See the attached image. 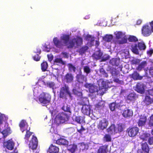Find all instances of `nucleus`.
Listing matches in <instances>:
<instances>
[{
  "label": "nucleus",
  "instance_id": "obj_21",
  "mask_svg": "<svg viewBox=\"0 0 153 153\" xmlns=\"http://www.w3.org/2000/svg\"><path fill=\"white\" fill-rule=\"evenodd\" d=\"M123 116L125 117H130L133 115V112L132 111L129 109L124 110L122 113Z\"/></svg>",
  "mask_w": 153,
  "mask_h": 153
},
{
  "label": "nucleus",
  "instance_id": "obj_19",
  "mask_svg": "<svg viewBox=\"0 0 153 153\" xmlns=\"http://www.w3.org/2000/svg\"><path fill=\"white\" fill-rule=\"evenodd\" d=\"M105 105V102L104 101H101L95 105V109L96 110H100L104 108Z\"/></svg>",
  "mask_w": 153,
  "mask_h": 153
},
{
  "label": "nucleus",
  "instance_id": "obj_43",
  "mask_svg": "<svg viewBox=\"0 0 153 153\" xmlns=\"http://www.w3.org/2000/svg\"><path fill=\"white\" fill-rule=\"evenodd\" d=\"M101 74L104 77H107L108 76V74L106 72L103 68H101L99 70Z\"/></svg>",
  "mask_w": 153,
  "mask_h": 153
},
{
  "label": "nucleus",
  "instance_id": "obj_40",
  "mask_svg": "<svg viewBox=\"0 0 153 153\" xmlns=\"http://www.w3.org/2000/svg\"><path fill=\"white\" fill-rule=\"evenodd\" d=\"M54 64L57 65V63L61 64L62 65H64L65 62L62 59L60 58H56L55 59L54 61Z\"/></svg>",
  "mask_w": 153,
  "mask_h": 153
},
{
  "label": "nucleus",
  "instance_id": "obj_55",
  "mask_svg": "<svg viewBox=\"0 0 153 153\" xmlns=\"http://www.w3.org/2000/svg\"><path fill=\"white\" fill-rule=\"evenodd\" d=\"M40 58V56L38 54H36L33 56V59L36 61H39Z\"/></svg>",
  "mask_w": 153,
  "mask_h": 153
},
{
  "label": "nucleus",
  "instance_id": "obj_12",
  "mask_svg": "<svg viewBox=\"0 0 153 153\" xmlns=\"http://www.w3.org/2000/svg\"><path fill=\"white\" fill-rule=\"evenodd\" d=\"M91 110V106L90 105L84 104L82 105L81 109V111L84 114L89 115L90 114Z\"/></svg>",
  "mask_w": 153,
  "mask_h": 153
},
{
  "label": "nucleus",
  "instance_id": "obj_22",
  "mask_svg": "<svg viewBox=\"0 0 153 153\" xmlns=\"http://www.w3.org/2000/svg\"><path fill=\"white\" fill-rule=\"evenodd\" d=\"M136 88L138 92L141 94L143 93L145 91L144 86L143 84L138 83L136 85Z\"/></svg>",
  "mask_w": 153,
  "mask_h": 153
},
{
  "label": "nucleus",
  "instance_id": "obj_23",
  "mask_svg": "<svg viewBox=\"0 0 153 153\" xmlns=\"http://www.w3.org/2000/svg\"><path fill=\"white\" fill-rule=\"evenodd\" d=\"M107 145H104L100 146L98 150L97 153H107Z\"/></svg>",
  "mask_w": 153,
  "mask_h": 153
},
{
  "label": "nucleus",
  "instance_id": "obj_41",
  "mask_svg": "<svg viewBox=\"0 0 153 153\" xmlns=\"http://www.w3.org/2000/svg\"><path fill=\"white\" fill-rule=\"evenodd\" d=\"M89 90L90 92L92 93H94L96 92H98L100 91H98L97 89V87L95 86L92 84L90 88H89Z\"/></svg>",
  "mask_w": 153,
  "mask_h": 153
},
{
  "label": "nucleus",
  "instance_id": "obj_59",
  "mask_svg": "<svg viewBox=\"0 0 153 153\" xmlns=\"http://www.w3.org/2000/svg\"><path fill=\"white\" fill-rule=\"evenodd\" d=\"M4 115L0 113V125H1L3 123Z\"/></svg>",
  "mask_w": 153,
  "mask_h": 153
},
{
  "label": "nucleus",
  "instance_id": "obj_6",
  "mask_svg": "<svg viewBox=\"0 0 153 153\" xmlns=\"http://www.w3.org/2000/svg\"><path fill=\"white\" fill-rule=\"evenodd\" d=\"M139 130V128L137 126H130L127 129L126 131L129 137H134L137 134Z\"/></svg>",
  "mask_w": 153,
  "mask_h": 153
},
{
  "label": "nucleus",
  "instance_id": "obj_32",
  "mask_svg": "<svg viewBox=\"0 0 153 153\" xmlns=\"http://www.w3.org/2000/svg\"><path fill=\"white\" fill-rule=\"evenodd\" d=\"M147 62L146 61H143L139 64L138 66L136 68V69L139 71H140L147 65Z\"/></svg>",
  "mask_w": 153,
  "mask_h": 153
},
{
  "label": "nucleus",
  "instance_id": "obj_27",
  "mask_svg": "<svg viewBox=\"0 0 153 153\" xmlns=\"http://www.w3.org/2000/svg\"><path fill=\"white\" fill-rule=\"evenodd\" d=\"M119 62L120 59L117 58H113L109 61L110 63L113 66H118Z\"/></svg>",
  "mask_w": 153,
  "mask_h": 153
},
{
  "label": "nucleus",
  "instance_id": "obj_49",
  "mask_svg": "<svg viewBox=\"0 0 153 153\" xmlns=\"http://www.w3.org/2000/svg\"><path fill=\"white\" fill-rule=\"evenodd\" d=\"M82 117L80 116H78L75 117V121L77 123H81L82 122Z\"/></svg>",
  "mask_w": 153,
  "mask_h": 153
},
{
  "label": "nucleus",
  "instance_id": "obj_24",
  "mask_svg": "<svg viewBox=\"0 0 153 153\" xmlns=\"http://www.w3.org/2000/svg\"><path fill=\"white\" fill-rule=\"evenodd\" d=\"M151 136V134L149 133H143L140 136V138L143 141L148 140Z\"/></svg>",
  "mask_w": 153,
  "mask_h": 153
},
{
  "label": "nucleus",
  "instance_id": "obj_30",
  "mask_svg": "<svg viewBox=\"0 0 153 153\" xmlns=\"http://www.w3.org/2000/svg\"><path fill=\"white\" fill-rule=\"evenodd\" d=\"M61 108L64 111L69 113L70 115L71 114V108L70 106L68 105L67 104H64Z\"/></svg>",
  "mask_w": 153,
  "mask_h": 153
},
{
  "label": "nucleus",
  "instance_id": "obj_47",
  "mask_svg": "<svg viewBox=\"0 0 153 153\" xmlns=\"http://www.w3.org/2000/svg\"><path fill=\"white\" fill-rule=\"evenodd\" d=\"M148 125L149 126H153V114L149 118Z\"/></svg>",
  "mask_w": 153,
  "mask_h": 153
},
{
  "label": "nucleus",
  "instance_id": "obj_50",
  "mask_svg": "<svg viewBox=\"0 0 153 153\" xmlns=\"http://www.w3.org/2000/svg\"><path fill=\"white\" fill-rule=\"evenodd\" d=\"M110 56L108 55H105L102 58L101 62H105L109 59Z\"/></svg>",
  "mask_w": 153,
  "mask_h": 153
},
{
  "label": "nucleus",
  "instance_id": "obj_25",
  "mask_svg": "<svg viewBox=\"0 0 153 153\" xmlns=\"http://www.w3.org/2000/svg\"><path fill=\"white\" fill-rule=\"evenodd\" d=\"M138 46L137 44L132 45L131 46V50L134 53L137 54H139V50L137 48Z\"/></svg>",
  "mask_w": 153,
  "mask_h": 153
},
{
  "label": "nucleus",
  "instance_id": "obj_38",
  "mask_svg": "<svg viewBox=\"0 0 153 153\" xmlns=\"http://www.w3.org/2000/svg\"><path fill=\"white\" fill-rule=\"evenodd\" d=\"M102 53L100 51H99L98 53H97L93 55V57L96 59H99L102 58Z\"/></svg>",
  "mask_w": 153,
  "mask_h": 153
},
{
  "label": "nucleus",
  "instance_id": "obj_57",
  "mask_svg": "<svg viewBox=\"0 0 153 153\" xmlns=\"http://www.w3.org/2000/svg\"><path fill=\"white\" fill-rule=\"evenodd\" d=\"M148 142L150 145H153V136H150L148 140Z\"/></svg>",
  "mask_w": 153,
  "mask_h": 153
},
{
  "label": "nucleus",
  "instance_id": "obj_3",
  "mask_svg": "<svg viewBox=\"0 0 153 153\" xmlns=\"http://www.w3.org/2000/svg\"><path fill=\"white\" fill-rule=\"evenodd\" d=\"M51 97L50 95L47 93L42 92L41 93L39 98V100L40 103L45 106V105L49 103L51 101Z\"/></svg>",
  "mask_w": 153,
  "mask_h": 153
},
{
  "label": "nucleus",
  "instance_id": "obj_14",
  "mask_svg": "<svg viewBox=\"0 0 153 153\" xmlns=\"http://www.w3.org/2000/svg\"><path fill=\"white\" fill-rule=\"evenodd\" d=\"M4 145L8 149L11 150L13 149L14 143L10 140H8L7 141L4 142Z\"/></svg>",
  "mask_w": 153,
  "mask_h": 153
},
{
  "label": "nucleus",
  "instance_id": "obj_2",
  "mask_svg": "<svg viewBox=\"0 0 153 153\" xmlns=\"http://www.w3.org/2000/svg\"><path fill=\"white\" fill-rule=\"evenodd\" d=\"M83 44V39L82 38L77 36L76 38H74L71 40L68 44V48H72L74 47L78 48Z\"/></svg>",
  "mask_w": 153,
  "mask_h": 153
},
{
  "label": "nucleus",
  "instance_id": "obj_28",
  "mask_svg": "<svg viewBox=\"0 0 153 153\" xmlns=\"http://www.w3.org/2000/svg\"><path fill=\"white\" fill-rule=\"evenodd\" d=\"M27 124L25 120H22L20 121L19 124V126L22 132L26 130V129H24V128L27 125Z\"/></svg>",
  "mask_w": 153,
  "mask_h": 153
},
{
  "label": "nucleus",
  "instance_id": "obj_7",
  "mask_svg": "<svg viewBox=\"0 0 153 153\" xmlns=\"http://www.w3.org/2000/svg\"><path fill=\"white\" fill-rule=\"evenodd\" d=\"M108 124L107 120L105 118H103L99 120L97 123V128L100 130H103L107 128Z\"/></svg>",
  "mask_w": 153,
  "mask_h": 153
},
{
  "label": "nucleus",
  "instance_id": "obj_44",
  "mask_svg": "<svg viewBox=\"0 0 153 153\" xmlns=\"http://www.w3.org/2000/svg\"><path fill=\"white\" fill-rule=\"evenodd\" d=\"M128 40L130 42H136L138 41L137 38L136 36H129Z\"/></svg>",
  "mask_w": 153,
  "mask_h": 153
},
{
  "label": "nucleus",
  "instance_id": "obj_5",
  "mask_svg": "<svg viewBox=\"0 0 153 153\" xmlns=\"http://www.w3.org/2000/svg\"><path fill=\"white\" fill-rule=\"evenodd\" d=\"M66 94H68L71 97H72L68 87L66 85H65L60 88L59 97L62 99H65L66 97Z\"/></svg>",
  "mask_w": 153,
  "mask_h": 153
},
{
  "label": "nucleus",
  "instance_id": "obj_26",
  "mask_svg": "<svg viewBox=\"0 0 153 153\" xmlns=\"http://www.w3.org/2000/svg\"><path fill=\"white\" fill-rule=\"evenodd\" d=\"M137 97L136 94L134 92L130 93L128 95L127 99L130 101H134Z\"/></svg>",
  "mask_w": 153,
  "mask_h": 153
},
{
  "label": "nucleus",
  "instance_id": "obj_1",
  "mask_svg": "<svg viewBox=\"0 0 153 153\" xmlns=\"http://www.w3.org/2000/svg\"><path fill=\"white\" fill-rule=\"evenodd\" d=\"M70 39V36L69 34H63L60 36V41L56 37L53 38V42L57 48H62L64 46H68Z\"/></svg>",
  "mask_w": 153,
  "mask_h": 153
},
{
  "label": "nucleus",
  "instance_id": "obj_20",
  "mask_svg": "<svg viewBox=\"0 0 153 153\" xmlns=\"http://www.w3.org/2000/svg\"><path fill=\"white\" fill-rule=\"evenodd\" d=\"M85 40L88 42L91 46L94 45V37L92 36L91 35L88 34L85 37Z\"/></svg>",
  "mask_w": 153,
  "mask_h": 153
},
{
  "label": "nucleus",
  "instance_id": "obj_35",
  "mask_svg": "<svg viewBox=\"0 0 153 153\" xmlns=\"http://www.w3.org/2000/svg\"><path fill=\"white\" fill-rule=\"evenodd\" d=\"M48 66L47 62L46 61H43L41 64V68L42 71H46Z\"/></svg>",
  "mask_w": 153,
  "mask_h": 153
},
{
  "label": "nucleus",
  "instance_id": "obj_18",
  "mask_svg": "<svg viewBox=\"0 0 153 153\" xmlns=\"http://www.w3.org/2000/svg\"><path fill=\"white\" fill-rule=\"evenodd\" d=\"M107 132L110 134H114L116 133L115 131V126L114 124H111L106 129Z\"/></svg>",
  "mask_w": 153,
  "mask_h": 153
},
{
  "label": "nucleus",
  "instance_id": "obj_62",
  "mask_svg": "<svg viewBox=\"0 0 153 153\" xmlns=\"http://www.w3.org/2000/svg\"><path fill=\"white\" fill-rule=\"evenodd\" d=\"M148 94L152 96H153V88L149 89L148 91Z\"/></svg>",
  "mask_w": 153,
  "mask_h": 153
},
{
  "label": "nucleus",
  "instance_id": "obj_33",
  "mask_svg": "<svg viewBox=\"0 0 153 153\" xmlns=\"http://www.w3.org/2000/svg\"><path fill=\"white\" fill-rule=\"evenodd\" d=\"M88 49V46H84L79 49L78 52L80 54L82 55L86 52Z\"/></svg>",
  "mask_w": 153,
  "mask_h": 153
},
{
  "label": "nucleus",
  "instance_id": "obj_36",
  "mask_svg": "<svg viewBox=\"0 0 153 153\" xmlns=\"http://www.w3.org/2000/svg\"><path fill=\"white\" fill-rule=\"evenodd\" d=\"M113 37V36L111 35L107 34L103 37V39L105 42H109L111 41Z\"/></svg>",
  "mask_w": 153,
  "mask_h": 153
},
{
  "label": "nucleus",
  "instance_id": "obj_15",
  "mask_svg": "<svg viewBox=\"0 0 153 153\" xmlns=\"http://www.w3.org/2000/svg\"><path fill=\"white\" fill-rule=\"evenodd\" d=\"M76 78L77 81L81 83H83L86 80V77L81 74H77L76 76Z\"/></svg>",
  "mask_w": 153,
  "mask_h": 153
},
{
  "label": "nucleus",
  "instance_id": "obj_8",
  "mask_svg": "<svg viewBox=\"0 0 153 153\" xmlns=\"http://www.w3.org/2000/svg\"><path fill=\"white\" fill-rule=\"evenodd\" d=\"M38 141L37 137L33 135L31 140L30 141L29 147L30 150H32L33 152L35 150L37 147Z\"/></svg>",
  "mask_w": 153,
  "mask_h": 153
},
{
  "label": "nucleus",
  "instance_id": "obj_13",
  "mask_svg": "<svg viewBox=\"0 0 153 153\" xmlns=\"http://www.w3.org/2000/svg\"><path fill=\"white\" fill-rule=\"evenodd\" d=\"M131 78L135 80H141L143 78V76L140 75V74L137 71H134L133 73L130 75Z\"/></svg>",
  "mask_w": 153,
  "mask_h": 153
},
{
  "label": "nucleus",
  "instance_id": "obj_37",
  "mask_svg": "<svg viewBox=\"0 0 153 153\" xmlns=\"http://www.w3.org/2000/svg\"><path fill=\"white\" fill-rule=\"evenodd\" d=\"M56 143L59 145H65L67 143V141L63 138H60L56 141Z\"/></svg>",
  "mask_w": 153,
  "mask_h": 153
},
{
  "label": "nucleus",
  "instance_id": "obj_52",
  "mask_svg": "<svg viewBox=\"0 0 153 153\" xmlns=\"http://www.w3.org/2000/svg\"><path fill=\"white\" fill-rule=\"evenodd\" d=\"M123 33L120 31H118L116 34V37L117 39H120L123 36Z\"/></svg>",
  "mask_w": 153,
  "mask_h": 153
},
{
  "label": "nucleus",
  "instance_id": "obj_45",
  "mask_svg": "<svg viewBox=\"0 0 153 153\" xmlns=\"http://www.w3.org/2000/svg\"><path fill=\"white\" fill-rule=\"evenodd\" d=\"M103 138L104 140L107 142H110L111 140V136L108 134H105L103 137Z\"/></svg>",
  "mask_w": 153,
  "mask_h": 153
},
{
  "label": "nucleus",
  "instance_id": "obj_48",
  "mask_svg": "<svg viewBox=\"0 0 153 153\" xmlns=\"http://www.w3.org/2000/svg\"><path fill=\"white\" fill-rule=\"evenodd\" d=\"M83 70L84 72L87 74L91 72V69L88 66H85L83 67Z\"/></svg>",
  "mask_w": 153,
  "mask_h": 153
},
{
  "label": "nucleus",
  "instance_id": "obj_60",
  "mask_svg": "<svg viewBox=\"0 0 153 153\" xmlns=\"http://www.w3.org/2000/svg\"><path fill=\"white\" fill-rule=\"evenodd\" d=\"M41 52V50L40 48H37L35 50H34V52L36 53H39V54H40Z\"/></svg>",
  "mask_w": 153,
  "mask_h": 153
},
{
  "label": "nucleus",
  "instance_id": "obj_51",
  "mask_svg": "<svg viewBox=\"0 0 153 153\" xmlns=\"http://www.w3.org/2000/svg\"><path fill=\"white\" fill-rule=\"evenodd\" d=\"M127 42V39L123 38H122L121 40H119L118 41V43L119 44H122L126 43Z\"/></svg>",
  "mask_w": 153,
  "mask_h": 153
},
{
  "label": "nucleus",
  "instance_id": "obj_42",
  "mask_svg": "<svg viewBox=\"0 0 153 153\" xmlns=\"http://www.w3.org/2000/svg\"><path fill=\"white\" fill-rule=\"evenodd\" d=\"M68 67V70L70 71H73L74 72H75L76 71V68L72 64L69 63L67 65Z\"/></svg>",
  "mask_w": 153,
  "mask_h": 153
},
{
  "label": "nucleus",
  "instance_id": "obj_10",
  "mask_svg": "<svg viewBox=\"0 0 153 153\" xmlns=\"http://www.w3.org/2000/svg\"><path fill=\"white\" fill-rule=\"evenodd\" d=\"M147 121V117L145 114H141L138 116L137 124L139 127L144 126Z\"/></svg>",
  "mask_w": 153,
  "mask_h": 153
},
{
  "label": "nucleus",
  "instance_id": "obj_58",
  "mask_svg": "<svg viewBox=\"0 0 153 153\" xmlns=\"http://www.w3.org/2000/svg\"><path fill=\"white\" fill-rule=\"evenodd\" d=\"M153 53V49H151L147 51V54L149 56H151Z\"/></svg>",
  "mask_w": 153,
  "mask_h": 153
},
{
  "label": "nucleus",
  "instance_id": "obj_64",
  "mask_svg": "<svg viewBox=\"0 0 153 153\" xmlns=\"http://www.w3.org/2000/svg\"><path fill=\"white\" fill-rule=\"evenodd\" d=\"M149 72L150 74L153 75V66L152 67L150 68Z\"/></svg>",
  "mask_w": 153,
  "mask_h": 153
},
{
  "label": "nucleus",
  "instance_id": "obj_17",
  "mask_svg": "<svg viewBox=\"0 0 153 153\" xmlns=\"http://www.w3.org/2000/svg\"><path fill=\"white\" fill-rule=\"evenodd\" d=\"M74 76L71 73H67L64 76V79L68 83L72 82L74 80Z\"/></svg>",
  "mask_w": 153,
  "mask_h": 153
},
{
  "label": "nucleus",
  "instance_id": "obj_39",
  "mask_svg": "<svg viewBox=\"0 0 153 153\" xmlns=\"http://www.w3.org/2000/svg\"><path fill=\"white\" fill-rule=\"evenodd\" d=\"M144 102L147 105L151 104V98L149 96H146L144 100Z\"/></svg>",
  "mask_w": 153,
  "mask_h": 153
},
{
  "label": "nucleus",
  "instance_id": "obj_63",
  "mask_svg": "<svg viewBox=\"0 0 153 153\" xmlns=\"http://www.w3.org/2000/svg\"><path fill=\"white\" fill-rule=\"evenodd\" d=\"M92 85V84L91 83H86L84 85V86L86 88L89 89V88H90Z\"/></svg>",
  "mask_w": 153,
  "mask_h": 153
},
{
  "label": "nucleus",
  "instance_id": "obj_11",
  "mask_svg": "<svg viewBox=\"0 0 153 153\" xmlns=\"http://www.w3.org/2000/svg\"><path fill=\"white\" fill-rule=\"evenodd\" d=\"M70 116L65 112H62L58 114V118L60 123H63L69 120Z\"/></svg>",
  "mask_w": 153,
  "mask_h": 153
},
{
  "label": "nucleus",
  "instance_id": "obj_4",
  "mask_svg": "<svg viewBox=\"0 0 153 153\" xmlns=\"http://www.w3.org/2000/svg\"><path fill=\"white\" fill-rule=\"evenodd\" d=\"M150 25L152 29L150 27L147 25H144L141 29V33L145 37H147L151 34L153 32V21L150 23Z\"/></svg>",
  "mask_w": 153,
  "mask_h": 153
},
{
  "label": "nucleus",
  "instance_id": "obj_46",
  "mask_svg": "<svg viewBox=\"0 0 153 153\" xmlns=\"http://www.w3.org/2000/svg\"><path fill=\"white\" fill-rule=\"evenodd\" d=\"M30 128H29L28 130H27L26 134L25 135V138L27 140H28L30 136L32 134L33 132L30 131Z\"/></svg>",
  "mask_w": 153,
  "mask_h": 153
},
{
  "label": "nucleus",
  "instance_id": "obj_61",
  "mask_svg": "<svg viewBox=\"0 0 153 153\" xmlns=\"http://www.w3.org/2000/svg\"><path fill=\"white\" fill-rule=\"evenodd\" d=\"M62 54L63 55L64 57L68 58L69 57L68 53L66 52H62Z\"/></svg>",
  "mask_w": 153,
  "mask_h": 153
},
{
  "label": "nucleus",
  "instance_id": "obj_29",
  "mask_svg": "<svg viewBox=\"0 0 153 153\" xmlns=\"http://www.w3.org/2000/svg\"><path fill=\"white\" fill-rule=\"evenodd\" d=\"M77 149V146L76 145L73 144L71 145L68 147V150L71 153H74Z\"/></svg>",
  "mask_w": 153,
  "mask_h": 153
},
{
  "label": "nucleus",
  "instance_id": "obj_34",
  "mask_svg": "<svg viewBox=\"0 0 153 153\" xmlns=\"http://www.w3.org/2000/svg\"><path fill=\"white\" fill-rule=\"evenodd\" d=\"M137 45L139 49L140 50H144L146 48V45L143 42H138Z\"/></svg>",
  "mask_w": 153,
  "mask_h": 153
},
{
  "label": "nucleus",
  "instance_id": "obj_53",
  "mask_svg": "<svg viewBox=\"0 0 153 153\" xmlns=\"http://www.w3.org/2000/svg\"><path fill=\"white\" fill-rule=\"evenodd\" d=\"M116 103L112 102L109 104V108L111 111L114 110L116 107Z\"/></svg>",
  "mask_w": 153,
  "mask_h": 153
},
{
  "label": "nucleus",
  "instance_id": "obj_9",
  "mask_svg": "<svg viewBox=\"0 0 153 153\" xmlns=\"http://www.w3.org/2000/svg\"><path fill=\"white\" fill-rule=\"evenodd\" d=\"M150 148L147 143L145 142L141 143V148L138 149L137 153H149Z\"/></svg>",
  "mask_w": 153,
  "mask_h": 153
},
{
  "label": "nucleus",
  "instance_id": "obj_16",
  "mask_svg": "<svg viewBox=\"0 0 153 153\" xmlns=\"http://www.w3.org/2000/svg\"><path fill=\"white\" fill-rule=\"evenodd\" d=\"M125 125L122 123H119L115 126V131L116 133H120L123 131L125 128Z\"/></svg>",
  "mask_w": 153,
  "mask_h": 153
},
{
  "label": "nucleus",
  "instance_id": "obj_56",
  "mask_svg": "<svg viewBox=\"0 0 153 153\" xmlns=\"http://www.w3.org/2000/svg\"><path fill=\"white\" fill-rule=\"evenodd\" d=\"M85 129L83 127V126L82 125H81V128L80 129L77 128V131L80 134H82V131H85Z\"/></svg>",
  "mask_w": 153,
  "mask_h": 153
},
{
  "label": "nucleus",
  "instance_id": "obj_31",
  "mask_svg": "<svg viewBox=\"0 0 153 153\" xmlns=\"http://www.w3.org/2000/svg\"><path fill=\"white\" fill-rule=\"evenodd\" d=\"M1 133L3 135V137L5 138L8 135L10 132V128L9 127H7L5 128Z\"/></svg>",
  "mask_w": 153,
  "mask_h": 153
},
{
  "label": "nucleus",
  "instance_id": "obj_54",
  "mask_svg": "<svg viewBox=\"0 0 153 153\" xmlns=\"http://www.w3.org/2000/svg\"><path fill=\"white\" fill-rule=\"evenodd\" d=\"M47 85L50 88H53L55 84L53 82H47Z\"/></svg>",
  "mask_w": 153,
  "mask_h": 153
}]
</instances>
